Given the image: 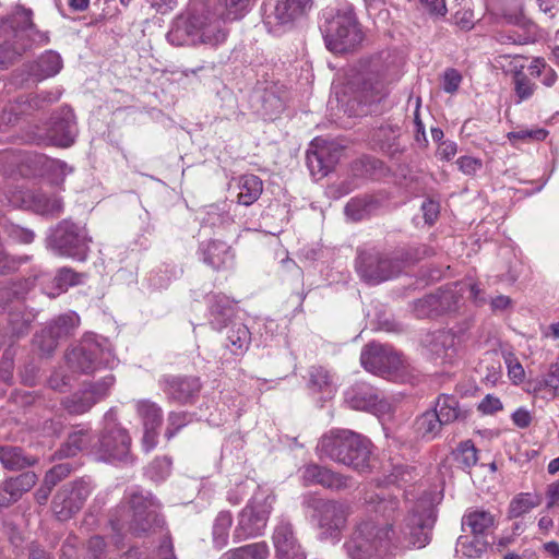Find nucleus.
<instances>
[{
    "label": "nucleus",
    "mask_w": 559,
    "mask_h": 559,
    "mask_svg": "<svg viewBox=\"0 0 559 559\" xmlns=\"http://www.w3.org/2000/svg\"><path fill=\"white\" fill-rule=\"evenodd\" d=\"M159 384L168 400L178 404L192 403L201 389L199 379L188 376H164Z\"/></svg>",
    "instance_id": "nucleus-21"
},
{
    "label": "nucleus",
    "mask_w": 559,
    "mask_h": 559,
    "mask_svg": "<svg viewBox=\"0 0 559 559\" xmlns=\"http://www.w3.org/2000/svg\"><path fill=\"white\" fill-rule=\"evenodd\" d=\"M46 241L47 248L56 255L85 261L88 257L92 238L85 226L70 219H62L51 229Z\"/></svg>",
    "instance_id": "nucleus-9"
},
{
    "label": "nucleus",
    "mask_w": 559,
    "mask_h": 559,
    "mask_svg": "<svg viewBox=\"0 0 559 559\" xmlns=\"http://www.w3.org/2000/svg\"><path fill=\"white\" fill-rule=\"evenodd\" d=\"M496 516L489 511L475 509L468 511L462 521L463 526L469 527L474 536L486 535L491 528L495 527Z\"/></svg>",
    "instance_id": "nucleus-38"
},
{
    "label": "nucleus",
    "mask_w": 559,
    "mask_h": 559,
    "mask_svg": "<svg viewBox=\"0 0 559 559\" xmlns=\"http://www.w3.org/2000/svg\"><path fill=\"white\" fill-rule=\"evenodd\" d=\"M34 344L36 347H38L41 355L49 356L56 350L59 341L55 338L50 333H46V330L43 329L39 334L34 336Z\"/></svg>",
    "instance_id": "nucleus-57"
},
{
    "label": "nucleus",
    "mask_w": 559,
    "mask_h": 559,
    "mask_svg": "<svg viewBox=\"0 0 559 559\" xmlns=\"http://www.w3.org/2000/svg\"><path fill=\"white\" fill-rule=\"evenodd\" d=\"M66 357L69 367L82 373L94 372L102 367H112L115 362L112 352L93 337H84Z\"/></svg>",
    "instance_id": "nucleus-12"
},
{
    "label": "nucleus",
    "mask_w": 559,
    "mask_h": 559,
    "mask_svg": "<svg viewBox=\"0 0 559 559\" xmlns=\"http://www.w3.org/2000/svg\"><path fill=\"white\" fill-rule=\"evenodd\" d=\"M342 151L333 145L320 146L308 151L307 165L316 179L325 177L337 164Z\"/></svg>",
    "instance_id": "nucleus-25"
},
{
    "label": "nucleus",
    "mask_w": 559,
    "mask_h": 559,
    "mask_svg": "<svg viewBox=\"0 0 559 559\" xmlns=\"http://www.w3.org/2000/svg\"><path fill=\"white\" fill-rule=\"evenodd\" d=\"M136 414L143 423V427L158 429L163 421V409L151 400L135 402Z\"/></svg>",
    "instance_id": "nucleus-42"
},
{
    "label": "nucleus",
    "mask_w": 559,
    "mask_h": 559,
    "mask_svg": "<svg viewBox=\"0 0 559 559\" xmlns=\"http://www.w3.org/2000/svg\"><path fill=\"white\" fill-rule=\"evenodd\" d=\"M34 472H25L16 477H10L0 485V507H9L16 502L23 493L29 491L37 483Z\"/></svg>",
    "instance_id": "nucleus-26"
},
{
    "label": "nucleus",
    "mask_w": 559,
    "mask_h": 559,
    "mask_svg": "<svg viewBox=\"0 0 559 559\" xmlns=\"http://www.w3.org/2000/svg\"><path fill=\"white\" fill-rule=\"evenodd\" d=\"M302 507L317 528L320 540L333 544L341 540L352 513L347 502L307 495L304 497Z\"/></svg>",
    "instance_id": "nucleus-5"
},
{
    "label": "nucleus",
    "mask_w": 559,
    "mask_h": 559,
    "mask_svg": "<svg viewBox=\"0 0 559 559\" xmlns=\"http://www.w3.org/2000/svg\"><path fill=\"white\" fill-rule=\"evenodd\" d=\"M269 546L265 542H258L230 549L223 554L219 559H267Z\"/></svg>",
    "instance_id": "nucleus-43"
},
{
    "label": "nucleus",
    "mask_w": 559,
    "mask_h": 559,
    "mask_svg": "<svg viewBox=\"0 0 559 559\" xmlns=\"http://www.w3.org/2000/svg\"><path fill=\"white\" fill-rule=\"evenodd\" d=\"M443 426L454 421H465L472 414V409L460 404L459 400L451 394H440L432 408Z\"/></svg>",
    "instance_id": "nucleus-27"
},
{
    "label": "nucleus",
    "mask_w": 559,
    "mask_h": 559,
    "mask_svg": "<svg viewBox=\"0 0 559 559\" xmlns=\"http://www.w3.org/2000/svg\"><path fill=\"white\" fill-rule=\"evenodd\" d=\"M128 503V509L119 507L110 518V525L115 532L112 543L116 549L123 546L122 531L126 528L135 536H142L164 524L158 513V503L151 492L134 490L129 495Z\"/></svg>",
    "instance_id": "nucleus-3"
},
{
    "label": "nucleus",
    "mask_w": 559,
    "mask_h": 559,
    "mask_svg": "<svg viewBox=\"0 0 559 559\" xmlns=\"http://www.w3.org/2000/svg\"><path fill=\"white\" fill-rule=\"evenodd\" d=\"M0 463L8 471H22L38 463L36 456H29L19 447L0 445Z\"/></svg>",
    "instance_id": "nucleus-36"
},
{
    "label": "nucleus",
    "mask_w": 559,
    "mask_h": 559,
    "mask_svg": "<svg viewBox=\"0 0 559 559\" xmlns=\"http://www.w3.org/2000/svg\"><path fill=\"white\" fill-rule=\"evenodd\" d=\"M462 82V75L460 72L453 68H449L444 71L443 74V84L442 88L444 92L449 94H453L457 91L460 84Z\"/></svg>",
    "instance_id": "nucleus-61"
},
{
    "label": "nucleus",
    "mask_w": 559,
    "mask_h": 559,
    "mask_svg": "<svg viewBox=\"0 0 559 559\" xmlns=\"http://www.w3.org/2000/svg\"><path fill=\"white\" fill-rule=\"evenodd\" d=\"M226 346L235 355H242L249 348L251 343V332L249 328L239 321H230L226 326Z\"/></svg>",
    "instance_id": "nucleus-34"
},
{
    "label": "nucleus",
    "mask_w": 559,
    "mask_h": 559,
    "mask_svg": "<svg viewBox=\"0 0 559 559\" xmlns=\"http://www.w3.org/2000/svg\"><path fill=\"white\" fill-rule=\"evenodd\" d=\"M254 0H221L225 7L226 17L229 20H240L250 10Z\"/></svg>",
    "instance_id": "nucleus-52"
},
{
    "label": "nucleus",
    "mask_w": 559,
    "mask_h": 559,
    "mask_svg": "<svg viewBox=\"0 0 559 559\" xmlns=\"http://www.w3.org/2000/svg\"><path fill=\"white\" fill-rule=\"evenodd\" d=\"M171 459L168 456L156 457L148 467V474L155 481L166 479L171 473Z\"/></svg>",
    "instance_id": "nucleus-53"
},
{
    "label": "nucleus",
    "mask_w": 559,
    "mask_h": 559,
    "mask_svg": "<svg viewBox=\"0 0 559 559\" xmlns=\"http://www.w3.org/2000/svg\"><path fill=\"white\" fill-rule=\"evenodd\" d=\"M62 66L61 56L53 50H47L28 66V74L36 81H43L58 74Z\"/></svg>",
    "instance_id": "nucleus-32"
},
{
    "label": "nucleus",
    "mask_w": 559,
    "mask_h": 559,
    "mask_svg": "<svg viewBox=\"0 0 559 559\" xmlns=\"http://www.w3.org/2000/svg\"><path fill=\"white\" fill-rule=\"evenodd\" d=\"M197 20L200 22V25L197 26L198 44L216 47L226 40L228 31L225 28L224 21L214 16L198 14Z\"/></svg>",
    "instance_id": "nucleus-28"
},
{
    "label": "nucleus",
    "mask_w": 559,
    "mask_h": 559,
    "mask_svg": "<svg viewBox=\"0 0 559 559\" xmlns=\"http://www.w3.org/2000/svg\"><path fill=\"white\" fill-rule=\"evenodd\" d=\"M311 0H276L265 14L264 23L270 27L290 24L307 13Z\"/></svg>",
    "instance_id": "nucleus-23"
},
{
    "label": "nucleus",
    "mask_w": 559,
    "mask_h": 559,
    "mask_svg": "<svg viewBox=\"0 0 559 559\" xmlns=\"http://www.w3.org/2000/svg\"><path fill=\"white\" fill-rule=\"evenodd\" d=\"M486 545L479 543L476 538L469 539L467 536H460L456 543V552L466 558H479L485 551Z\"/></svg>",
    "instance_id": "nucleus-51"
},
{
    "label": "nucleus",
    "mask_w": 559,
    "mask_h": 559,
    "mask_svg": "<svg viewBox=\"0 0 559 559\" xmlns=\"http://www.w3.org/2000/svg\"><path fill=\"white\" fill-rule=\"evenodd\" d=\"M147 559H176L171 540L165 537L159 547L153 550Z\"/></svg>",
    "instance_id": "nucleus-64"
},
{
    "label": "nucleus",
    "mask_w": 559,
    "mask_h": 559,
    "mask_svg": "<svg viewBox=\"0 0 559 559\" xmlns=\"http://www.w3.org/2000/svg\"><path fill=\"white\" fill-rule=\"evenodd\" d=\"M377 207V202L369 195L350 199L345 206V214L354 222H359Z\"/></svg>",
    "instance_id": "nucleus-47"
},
{
    "label": "nucleus",
    "mask_w": 559,
    "mask_h": 559,
    "mask_svg": "<svg viewBox=\"0 0 559 559\" xmlns=\"http://www.w3.org/2000/svg\"><path fill=\"white\" fill-rule=\"evenodd\" d=\"M360 362L367 371L381 377H390L403 367V360L396 352L376 343L364 347Z\"/></svg>",
    "instance_id": "nucleus-14"
},
{
    "label": "nucleus",
    "mask_w": 559,
    "mask_h": 559,
    "mask_svg": "<svg viewBox=\"0 0 559 559\" xmlns=\"http://www.w3.org/2000/svg\"><path fill=\"white\" fill-rule=\"evenodd\" d=\"M377 67V62H373L372 72L377 73L374 82H372L371 78L365 79L362 82L361 91L358 96L359 103L361 104H371L380 99L384 91V84L390 83L393 80L390 75L389 69L385 71H379Z\"/></svg>",
    "instance_id": "nucleus-33"
},
{
    "label": "nucleus",
    "mask_w": 559,
    "mask_h": 559,
    "mask_svg": "<svg viewBox=\"0 0 559 559\" xmlns=\"http://www.w3.org/2000/svg\"><path fill=\"white\" fill-rule=\"evenodd\" d=\"M75 468L76 465L71 462H62L53 465L50 469H48L44 477L47 478L49 483H52L55 486H57L61 480L73 473Z\"/></svg>",
    "instance_id": "nucleus-56"
},
{
    "label": "nucleus",
    "mask_w": 559,
    "mask_h": 559,
    "mask_svg": "<svg viewBox=\"0 0 559 559\" xmlns=\"http://www.w3.org/2000/svg\"><path fill=\"white\" fill-rule=\"evenodd\" d=\"M456 164L459 166V169L468 176L475 175L483 166V163L480 159L472 157V156H461Z\"/></svg>",
    "instance_id": "nucleus-63"
},
{
    "label": "nucleus",
    "mask_w": 559,
    "mask_h": 559,
    "mask_svg": "<svg viewBox=\"0 0 559 559\" xmlns=\"http://www.w3.org/2000/svg\"><path fill=\"white\" fill-rule=\"evenodd\" d=\"M199 23L197 14L176 20L167 34L168 41L175 46L198 44L197 26L200 25Z\"/></svg>",
    "instance_id": "nucleus-31"
},
{
    "label": "nucleus",
    "mask_w": 559,
    "mask_h": 559,
    "mask_svg": "<svg viewBox=\"0 0 559 559\" xmlns=\"http://www.w3.org/2000/svg\"><path fill=\"white\" fill-rule=\"evenodd\" d=\"M93 441L94 435L91 428L83 426L76 427L68 435L66 442L55 453V456L59 459L72 457L88 448L95 449Z\"/></svg>",
    "instance_id": "nucleus-29"
},
{
    "label": "nucleus",
    "mask_w": 559,
    "mask_h": 559,
    "mask_svg": "<svg viewBox=\"0 0 559 559\" xmlns=\"http://www.w3.org/2000/svg\"><path fill=\"white\" fill-rule=\"evenodd\" d=\"M83 274L75 272L71 267H61L57 271L53 278L56 293H49L48 295L55 297L61 293L67 292L70 287L82 283Z\"/></svg>",
    "instance_id": "nucleus-49"
},
{
    "label": "nucleus",
    "mask_w": 559,
    "mask_h": 559,
    "mask_svg": "<svg viewBox=\"0 0 559 559\" xmlns=\"http://www.w3.org/2000/svg\"><path fill=\"white\" fill-rule=\"evenodd\" d=\"M308 388L312 393H323L330 397L334 391V384L330 372L321 366H312L308 371Z\"/></svg>",
    "instance_id": "nucleus-41"
},
{
    "label": "nucleus",
    "mask_w": 559,
    "mask_h": 559,
    "mask_svg": "<svg viewBox=\"0 0 559 559\" xmlns=\"http://www.w3.org/2000/svg\"><path fill=\"white\" fill-rule=\"evenodd\" d=\"M210 311V324L213 329L222 331L231 320L234 307L228 297L223 294H210L206 296Z\"/></svg>",
    "instance_id": "nucleus-30"
},
{
    "label": "nucleus",
    "mask_w": 559,
    "mask_h": 559,
    "mask_svg": "<svg viewBox=\"0 0 559 559\" xmlns=\"http://www.w3.org/2000/svg\"><path fill=\"white\" fill-rule=\"evenodd\" d=\"M514 91L520 100L528 99L535 91V84L525 73L518 71L513 75Z\"/></svg>",
    "instance_id": "nucleus-54"
},
{
    "label": "nucleus",
    "mask_w": 559,
    "mask_h": 559,
    "mask_svg": "<svg viewBox=\"0 0 559 559\" xmlns=\"http://www.w3.org/2000/svg\"><path fill=\"white\" fill-rule=\"evenodd\" d=\"M198 253L204 264L215 271L231 267L235 251L230 245L221 239H209L199 245Z\"/></svg>",
    "instance_id": "nucleus-22"
},
{
    "label": "nucleus",
    "mask_w": 559,
    "mask_h": 559,
    "mask_svg": "<svg viewBox=\"0 0 559 559\" xmlns=\"http://www.w3.org/2000/svg\"><path fill=\"white\" fill-rule=\"evenodd\" d=\"M93 490L94 485L90 477L78 478L63 485L52 499L53 514L60 521L70 520L83 508Z\"/></svg>",
    "instance_id": "nucleus-13"
},
{
    "label": "nucleus",
    "mask_w": 559,
    "mask_h": 559,
    "mask_svg": "<svg viewBox=\"0 0 559 559\" xmlns=\"http://www.w3.org/2000/svg\"><path fill=\"white\" fill-rule=\"evenodd\" d=\"M302 479L306 485H320L324 488L340 491L348 488L352 478L313 463L305 466Z\"/></svg>",
    "instance_id": "nucleus-24"
},
{
    "label": "nucleus",
    "mask_w": 559,
    "mask_h": 559,
    "mask_svg": "<svg viewBox=\"0 0 559 559\" xmlns=\"http://www.w3.org/2000/svg\"><path fill=\"white\" fill-rule=\"evenodd\" d=\"M316 452L320 459L365 473L371 467V441L349 429H331L318 441Z\"/></svg>",
    "instance_id": "nucleus-2"
},
{
    "label": "nucleus",
    "mask_w": 559,
    "mask_h": 559,
    "mask_svg": "<svg viewBox=\"0 0 559 559\" xmlns=\"http://www.w3.org/2000/svg\"><path fill=\"white\" fill-rule=\"evenodd\" d=\"M237 203L249 206L252 205L263 192V181L255 175L247 174L238 178Z\"/></svg>",
    "instance_id": "nucleus-37"
},
{
    "label": "nucleus",
    "mask_w": 559,
    "mask_h": 559,
    "mask_svg": "<svg viewBox=\"0 0 559 559\" xmlns=\"http://www.w3.org/2000/svg\"><path fill=\"white\" fill-rule=\"evenodd\" d=\"M270 497L255 493L239 512L233 538L240 543L249 538L261 536L267 525L272 511Z\"/></svg>",
    "instance_id": "nucleus-11"
},
{
    "label": "nucleus",
    "mask_w": 559,
    "mask_h": 559,
    "mask_svg": "<svg viewBox=\"0 0 559 559\" xmlns=\"http://www.w3.org/2000/svg\"><path fill=\"white\" fill-rule=\"evenodd\" d=\"M233 524V515L228 511H221L213 525V543L221 549L227 545L229 528Z\"/></svg>",
    "instance_id": "nucleus-48"
},
{
    "label": "nucleus",
    "mask_w": 559,
    "mask_h": 559,
    "mask_svg": "<svg viewBox=\"0 0 559 559\" xmlns=\"http://www.w3.org/2000/svg\"><path fill=\"white\" fill-rule=\"evenodd\" d=\"M504 361L508 368L509 378L519 384L524 381L525 371L519 359L512 353H508L504 356Z\"/></svg>",
    "instance_id": "nucleus-58"
},
{
    "label": "nucleus",
    "mask_w": 559,
    "mask_h": 559,
    "mask_svg": "<svg viewBox=\"0 0 559 559\" xmlns=\"http://www.w3.org/2000/svg\"><path fill=\"white\" fill-rule=\"evenodd\" d=\"M436 521L433 509L427 502H418L404 520L400 534L392 536L393 548H424L430 542V534Z\"/></svg>",
    "instance_id": "nucleus-10"
},
{
    "label": "nucleus",
    "mask_w": 559,
    "mask_h": 559,
    "mask_svg": "<svg viewBox=\"0 0 559 559\" xmlns=\"http://www.w3.org/2000/svg\"><path fill=\"white\" fill-rule=\"evenodd\" d=\"M355 266L362 281L377 285L399 276L405 267V260L400 253L358 248Z\"/></svg>",
    "instance_id": "nucleus-8"
},
{
    "label": "nucleus",
    "mask_w": 559,
    "mask_h": 559,
    "mask_svg": "<svg viewBox=\"0 0 559 559\" xmlns=\"http://www.w3.org/2000/svg\"><path fill=\"white\" fill-rule=\"evenodd\" d=\"M542 498L531 492H521L516 495L509 503L508 518L516 519L531 512L534 508L538 507Z\"/></svg>",
    "instance_id": "nucleus-45"
},
{
    "label": "nucleus",
    "mask_w": 559,
    "mask_h": 559,
    "mask_svg": "<svg viewBox=\"0 0 559 559\" xmlns=\"http://www.w3.org/2000/svg\"><path fill=\"white\" fill-rule=\"evenodd\" d=\"M107 544L104 537L99 535L92 536L86 544V555L84 559H100L105 554Z\"/></svg>",
    "instance_id": "nucleus-60"
},
{
    "label": "nucleus",
    "mask_w": 559,
    "mask_h": 559,
    "mask_svg": "<svg viewBox=\"0 0 559 559\" xmlns=\"http://www.w3.org/2000/svg\"><path fill=\"white\" fill-rule=\"evenodd\" d=\"M114 383L115 377L108 374L100 381L91 383L87 388L66 396L61 401V405L71 415H82L88 412L95 404L106 399Z\"/></svg>",
    "instance_id": "nucleus-15"
},
{
    "label": "nucleus",
    "mask_w": 559,
    "mask_h": 559,
    "mask_svg": "<svg viewBox=\"0 0 559 559\" xmlns=\"http://www.w3.org/2000/svg\"><path fill=\"white\" fill-rule=\"evenodd\" d=\"M231 204L224 201L206 206V216L204 221L213 227H230L235 224L234 216L230 214Z\"/></svg>",
    "instance_id": "nucleus-44"
},
{
    "label": "nucleus",
    "mask_w": 559,
    "mask_h": 559,
    "mask_svg": "<svg viewBox=\"0 0 559 559\" xmlns=\"http://www.w3.org/2000/svg\"><path fill=\"white\" fill-rule=\"evenodd\" d=\"M442 427L443 425L433 409H428L417 416L413 424L416 438L426 441L436 439L440 435Z\"/></svg>",
    "instance_id": "nucleus-35"
},
{
    "label": "nucleus",
    "mask_w": 559,
    "mask_h": 559,
    "mask_svg": "<svg viewBox=\"0 0 559 559\" xmlns=\"http://www.w3.org/2000/svg\"><path fill=\"white\" fill-rule=\"evenodd\" d=\"M260 99L262 102V111L265 116L280 112L284 107L282 99L273 92L264 91Z\"/></svg>",
    "instance_id": "nucleus-59"
},
{
    "label": "nucleus",
    "mask_w": 559,
    "mask_h": 559,
    "mask_svg": "<svg viewBox=\"0 0 559 559\" xmlns=\"http://www.w3.org/2000/svg\"><path fill=\"white\" fill-rule=\"evenodd\" d=\"M460 296L453 289H439L436 294L426 296L418 302L427 305L436 311H454L457 308Z\"/></svg>",
    "instance_id": "nucleus-40"
},
{
    "label": "nucleus",
    "mask_w": 559,
    "mask_h": 559,
    "mask_svg": "<svg viewBox=\"0 0 559 559\" xmlns=\"http://www.w3.org/2000/svg\"><path fill=\"white\" fill-rule=\"evenodd\" d=\"M60 559H84V556L81 558L79 539L75 536H69L63 542Z\"/></svg>",
    "instance_id": "nucleus-62"
},
{
    "label": "nucleus",
    "mask_w": 559,
    "mask_h": 559,
    "mask_svg": "<svg viewBox=\"0 0 559 559\" xmlns=\"http://www.w3.org/2000/svg\"><path fill=\"white\" fill-rule=\"evenodd\" d=\"M321 26L326 48L334 53L354 50L362 41L364 35L352 4L323 12Z\"/></svg>",
    "instance_id": "nucleus-6"
},
{
    "label": "nucleus",
    "mask_w": 559,
    "mask_h": 559,
    "mask_svg": "<svg viewBox=\"0 0 559 559\" xmlns=\"http://www.w3.org/2000/svg\"><path fill=\"white\" fill-rule=\"evenodd\" d=\"M78 133L75 116L71 108L62 107L50 117L46 135L56 146L69 147Z\"/></svg>",
    "instance_id": "nucleus-19"
},
{
    "label": "nucleus",
    "mask_w": 559,
    "mask_h": 559,
    "mask_svg": "<svg viewBox=\"0 0 559 559\" xmlns=\"http://www.w3.org/2000/svg\"><path fill=\"white\" fill-rule=\"evenodd\" d=\"M9 203L40 215L58 216L63 211V201L60 197L41 191H20L9 199Z\"/></svg>",
    "instance_id": "nucleus-17"
},
{
    "label": "nucleus",
    "mask_w": 559,
    "mask_h": 559,
    "mask_svg": "<svg viewBox=\"0 0 559 559\" xmlns=\"http://www.w3.org/2000/svg\"><path fill=\"white\" fill-rule=\"evenodd\" d=\"M421 345L426 355L439 364H452L459 355L461 335L452 330H438L425 335Z\"/></svg>",
    "instance_id": "nucleus-16"
},
{
    "label": "nucleus",
    "mask_w": 559,
    "mask_h": 559,
    "mask_svg": "<svg viewBox=\"0 0 559 559\" xmlns=\"http://www.w3.org/2000/svg\"><path fill=\"white\" fill-rule=\"evenodd\" d=\"M33 10L16 4L12 13L0 19V67L13 64L29 47L31 43L46 45L48 32L39 31L33 22Z\"/></svg>",
    "instance_id": "nucleus-1"
},
{
    "label": "nucleus",
    "mask_w": 559,
    "mask_h": 559,
    "mask_svg": "<svg viewBox=\"0 0 559 559\" xmlns=\"http://www.w3.org/2000/svg\"><path fill=\"white\" fill-rule=\"evenodd\" d=\"M80 325V317L75 312L61 314L48 323L44 329L58 341L74 334Z\"/></svg>",
    "instance_id": "nucleus-39"
},
{
    "label": "nucleus",
    "mask_w": 559,
    "mask_h": 559,
    "mask_svg": "<svg viewBox=\"0 0 559 559\" xmlns=\"http://www.w3.org/2000/svg\"><path fill=\"white\" fill-rule=\"evenodd\" d=\"M95 453L102 461L110 463L132 464L131 437L117 418V411L110 408L104 416V427L97 442Z\"/></svg>",
    "instance_id": "nucleus-7"
},
{
    "label": "nucleus",
    "mask_w": 559,
    "mask_h": 559,
    "mask_svg": "<svg viewBox=\"0 0 559 559\" xmlns=\"http://www.w3.org/2000/svg\"><path fill=\"white\" fill-rule=\"evenodd\" d=\"M454 460L463 468L468 469L474 466L477 461V450L471 440L463 441L459 444L453 453Z\"/></svg>",
    "instance_id": "nucleus-50"
},
{
    "label": "nucleus",
    "mask_w": 559,
    "mask_h": 559,
    "mask_svg": "<svg viewBox=\"0 0 559 559\" xmlns=\"http://www.w3.org/2000/svg\"><path fill=\"white\" fill-rule=\"evenodd\" d=\"M35 320V313L31 310L15 309L9 313V330L13 338H20L29 333Z\"/></svg>",
    "instance_id": "nucleus-46"
},
{
    "label": "nucleus",
    "mask_w": 559,
    "mask_h": 559,
    "mask_svg": "<svg viewBox=\"0 0 559 559\" xmlns=\"http://www.w3.org/2000/svg\"><path fill=\"white\" fill-rule=\"evenodd\" d=\"M345 403L353 409L386 412L390 404L383 399L382 393L366 382H357L349 386L344 394Z\"/></svg>",
    "instance_id": "nucleus-18"
},
{
    "label": "nucleus",
    "mask_w": 559,
    "mask_h": 559,
    "mask_svg": "<svg viewBox=\"0 0 559 559\" xmlns=\"http://www.w3.org/2000/svg\"><path fill=\"white\" fill-rule=\"evenodd\" d=\"M190 421V416L186 412H170L167 418V428L165 431V437L170 440L173 439L177 432L187 426Z\"/></svg>",
    "instance_id": "nucleus-55"
},
{
    "label": "nucleus",
    "mask_w": 559,
    "mask_h": 559,
    "mask_svg": "<svg viewBox=\"0 0 559 559\" xmlns=\"http://www.w3.org/2000/svg\"><path fill=\"white\" fill-rule=\"evenodd\" d=\"M273 545L278 559H307L306 552L295 534L294 526L288 519L277 520L273 534Z\"/></svg>",
    "instance_id": "nucleus-20"
},
{
    "label": "nucleus",
    "mask_w": 559,
    "mask_h": 559,
    "mask_svg": "<svg viewBox=\"0 0 559 559\" xmlns=\"http://www.w3.org/2000/svg\"><path fill=\"white\" fill-rule=\"evenodd\" d=\"M393 535L390 524L365 519L356 523L343 547L349 559H389L394 551Z\"/></svg>",
    "instance_id": "nucleus-4"
}]
</instances>
